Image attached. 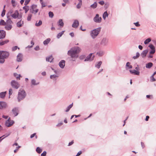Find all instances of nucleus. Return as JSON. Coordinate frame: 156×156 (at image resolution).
Returning <instances> with one entry per match:
<instances>
[{
    "instance_id": "473e14b6",
    "label": "nucleus",
    "mask_w": 156,
    "mask_h": 156,
    "mask_svg": "<svg viewBox=\"0 0 156 156\" xmlns=\"http://www.w3.org/2000/svg\"><path fill=\"white\" fill-rule=\"evenodd\" d=\"M108 14L107 11L105 12L103 15V18L104 20H105L106 17L108 16Z\"/></svg>"
},
{
    "instance_id": "412c9836",
    "label": "nucleus",
    "mask_w": 156,
    "mask_h": 156,
    "mask_svg": "<svg viewBox=\"0 0 156 156\" xmlns=\"http://www.w3.org/2000/svg\"><path fill=\"white\" fill-rule=\"evenodd\" d=\"M31 85L36 86L39 84V82H37L35 79H32L31 80Z\"/></svg>"
},
{
    "instance_id": "de8ad7c7",
    "label": "nucleus",
    "mask_w": 156,
    "mask_h": 156,
    "mask_svg": "<svg viewBox=\"0 0 156 156\" xmlns=\"http://www.w3.org/2000/svg\"><path fill=\"white\" fill-rule=\"evenodd\" d=\"M49 16L51 18H52L54 16V14L53 12H49L48 13Z\"/></svg>"
},
{
    "instance_id": "e433bc0d",
    "label": "nucleus",
    "mask_w": 156,
    "mask_h": 156,
    "mask_svg": "<svg viewBox=\"0 0 156 156\" xmlns=\"http://www.w3.org/2000/svg\"><path fill=\"white\" fill-rule=\"evenodd\" d=\"M102 63V62L101 61L98 62L95 65V67L98 69L101 66Z\"/></svg>"
},
{
    "instance_id": "393cba45",
    "label": "nucleus",
    "mask_w": 156,
    "mask_h": 156,
    "mask_svg": "<svg viewBox=\"0 0 156 156\" xmlns=\"http://www.w3.org/2000/svg\"><path fill=\"white\" fill-rule=\"evenodd\" d=\"M23 24V21H22L21 20H20L19 22H17L16 25L18 27H21Z\"/></svg>"
},
{
    "instance_id": "6e6d98bb",
    "label": "nucleus",
    "mask_w": 156,
    "mask_h": 156,
    "mask_svg": "<svg viewBox=\"0 0 156 156\" xmlns=\"http://www.w3.org/2000/svg\"><path fill=\"white\" fill-rule=\"evenodd\" d=\"M12 94V90L11 88L9 89V98H10V96Z\"/></svg>"
},
{
    "instance_id": "f3484780",
    "label": "nucleus",
    "mask_w": 156,
    "mask_h": 156,
    "mask_svg": "<svg viewBox=\"0 0 156 156\" xmlns=\"http://www.w3.org/2000/svg\"><path fill=\"white\" fill-rule=\"evenodd\" d=\"M79 25V22L78 20H75L74 21L73 23L72 24V27L75 28L78 27Z\"/></svg>"
},
{
    "instance_id": "4d7b16f0",
    "label": "nucleus",
    "mask_w": 156,
    "mask_h": 156,
    "mask_svg": "<svg viewBox=\"0 0 156 156\" xmlns=\"http://www.w3.org/2000/svg\"><path fill=\"white\" fill-rule=\"evenodd\" d=\"M13 13V10H10L8 12V15H9V16H11V15Z\"/></svg>"
},
{
    "instance_id": "680f3d73",
    "label": "nucleus",
    "mask_w": 156,
    "mask_h": 156,
    "mask_svg": "<svg viewBox=\"0 0 156 156\" xmlns=\"http://www.w3.org/2000/svg\"><path fill=\"white\" fill-rule=\"evenodd\" d=\"M99 3L101 5H103L105 4V2L103 1H101L99 2Z\"/></svg>"
},
{
    "instance_id": "c03bdc74",
    "label": "nucleus",
    "mask_w": 156,
    "mask_h": 156,
    "mask_svg": "<svg viewBox=\"0 0 156 156\" xmlns=\"http://www.w3.org/2000/svg\"><path fill=\"white\" fill-rule=\"evenodd\" d=\"M11 3L12 5V6L13 7H15L16 6V5H17V3L16 2H15V1L14 0H11Z\"/></svg>"
},
{
    "instance_id": "2eb2a0df",
    "label": "nucleus",
    "mask_w": 156,
    "mask_h": 156,
    "mask_svg": "<svg viewBox=\"0 0 156 156\" xmlns=\"http://www.w3.org/2000/svg\"><path fill=\"white\" fill-rule=\"evenodd\" d=\"M149 47L151 49V50L150 52V54H153L155 51V48L154 45L152 44H150Z\"/></svg>"
},
{
    "instance_id": "37998d69",
    "label": "nucleus",
    "mask_w": 156,
    "mask_h": 156,
    "mask_svg": "<svg viewBox=\"0 0 156 156\" xmlns=\"http://www.w3.org/2000/svg\"><path fill=\"white\" fill-rule=\"evenodd\" d=\"M151 41V39L149 38L146 39L144 41V43L145 44H148L149 42Z\"/></svg>"
},
{
    "instance_id": "a211bd4d",
    "label": "nucleus",
    "mask_w": 156,
    "mask_h": 156,
    "mask_svg": "<svg viewBox=\"0 0 156 156\" xmlns=\"http://www.w3.org/2000/svg\"><path fill=\"white\" fill-rule=\"evenodd\" d=\"M65 61L62 60L59 63V65L60 67L62 69L65 66Z\"/></svg>"
},
{
    "instance_id": "f704fd0d",
    "label": "nucleus",
    "mask_w": 156,
    "mask_h": 156,
    "mask_svg": "<svg viewBox=\"0 0 156 156\" xmlns=\"http://www.w3.org/2000/svg\"><path fill=\"white\" fill-rule=\"evenodd\" d=\"M104 52L102 51H99L97 53V55H98L99 56H102L104 55Z\"/></svg>"
},
{
    "instance_id": "aec40b11",
    "label": "nucleus",
    "mask_w": 156,
    "mask_h": 156,
    "mask_svg": "<svg viewBox=\"0 0 156 156\" xmlns=\"http://www.w3.org/2000/svg\"><path fill=\"white\" fill-rule=\"evenodd\" d=\"M129 72L131 73L132 74H134L137 75H139L140 74V72L138 71H136L135 69L133 70H130Z\"/></svg>"
},
{
    "instance_id": "f257e3e1",
    "label": "nucleus",
    "mask_w": 156,
    "mask_h": 156,
    "mask_svg": "<svg viewBox=\"0 0 156 156\" xmlns=\"http://www.w3.org/2000/svg\"><path fill=\"white\" fill-rule=\"evenodd\" d=\"M81 51L80 48L78 47H74L71 48L68 51V55L70 56L72 58V60L75 61V59L78 57V54Z\"/></svg>"
},
{
    "instance_id": "338daca9",
    "label": "nucleus",
    "mask_w": 156,
    "mask_h": 156,
    "mask_svg": "<svg viewBox=\"0 0 156 156\" xmlns=\"http://www.w3.org/2000/svg\"><path fill=\"white\" fill-rule=\"evenodd\" d=\"M34 49L36 51L39 50V48L38 46H37L35 48H34Z\"/></svg>"
},
{
    "instance_id": "0e129e2a",
    "label": "nucleus",
    "mask_w": 156,
    "mask_h": 156,
    "mask_svg": "<svg viewBox=\"0 0 156 156\" xmlns=\"http://www.w3.org/2000/svg\"><path fill=\"white\" fill-rule=\"evenodd\" d=\"M73 143H74V141H73V140L69 143L68 146H70L72 145L73 144Z\"/></svg>"
},
{
    "instance_id": "69168bd1",
    "label": "nucleus",
    "mask_w": 156,
    "mask_h": 156,
    "mask_svg": "<svg viewBox=\"0 0 156 156\" xmlns=\"http://www.w3.org/2000/svg\"><path fill=\"white\" fill-rule=\"evenodd\" d=\"M82 151H79L78 153L76 155V156H79L80 155L82 154Z\"/></svg>"
},
{
    "instance_id": "79ce46f5",
    "label": "nucleus",
    "mask_w": 156,
    "mask_h": 156,
    "mask_svg": "<svg viewBox=\"0 0 156 156\" xmlns=\"http://www.w3.org/2000/svg\"><path fill=\"white\" fill-rule=\"evenodd\" d=\"M42 149L39 147H38L36 148V151L38 153H41L42 152Z\"/></svg>"
},
{
    "instance_id": "3c124183",
    "label": "nucleus",
    "mask_w": 156,
    "mask_h": 156,
    "mask_svg": "<svg viewBox=\"0 0 156 156\" xmlns=\"http://www.w3.org/2000/svg\"><path fill=\"white\" fill-rule=\"evenodd\" d=\"M150 80L151 81V82H154L156 80L154 78V76H152L150 77Z\"/></svg>"
},
{
    "instance_id": "bb28decb",
    "label": "nucleus",
    "mask_w": 156,
    "mask_h": 156,
    "mask_svg": "<svg viewBox=\"0 0 156 156\" xmlns=\"http://www.w3.org/2000/svg\"><path fill=\"white\" fill-rule=\"evenodd\" d=\"M153 64L152 62H150L146 65V67L147 68L150 69L153 66Z\"/></svg>"
},
{
    "instance_id": "052dcab7",
    "label": "nucleus",
    "mask_w": 156,
    "mask_h": 156,
    "mask_svg": "<svg viewBox=\"0 0 156 156\" xmlns=\"http://www.w3.org/2000/svg\"><path fill=\"white\" fill-rule=\"evenodd\" d=\"M30 0H25V5H27L29 2H30Z\"/></svg>"
},
{
    "instance_id": "6ab92c4d",
    "label": "nucleus",
    "mask_w": 156,
    "mask_h": 156,
    "mask_svg": "<svg viewBox=\"0 0 156 156\" xmlns=\"http://www.w3.org/2000/svg\"><path fill=\"white\" fill-rule=\"evenodd\" d=\"M12 112L14 116H17L18 115V110L17 108H15L12 110Z\"/></svg>"
},
{
    "instance_id": "1a4fd4ad",
    "label": "nucleus",
    "mask_w": 156,
    "mask_h": 156,
    "mask_svg": "<svg viewBox=\"0 0 156 156\" xmlns=\"http://www.w3.org/2000/svg\"><path fill=\"white\" fill-rule=\"evenodd\" d=\"M14 123V122L13 120H11L10 118H9L5 122V125L6 126L9 127L12 126Z\"/></svg>"
},
{
    "instance_id": "a19ab883",
    "label": "nucleus",
    "mask_w": 156,
    "mask_h": 156,
    "mask_svg": "<svg viewBox=\"0 0 156 156\" xmlns=\"http://www.w3.org/2000/svg\"><path fill=\"white\" fill-rule=\"evenodd\" d=\"M58 77V76H57V75L53 74V75H50V78L54 80L56 78Z\"/></svg>"
},
{
    "instance_id": "39448f33",
    "label": "nucleus",
    "mask_w": 156,
    "mask_h": 156,
    "mask_svg": "<svg viewBox=\"0 0 156 156\" xmlns=\"http://www.w3.org/2000/svg\"><path fill=\"white\" fill-rule=\"evenodd\" d=\"M101 27L94 29L90 32V35L93 39L95 38L98 35L101 31Z\"/></svg>"
},
{
    "instance_id": "cd10ccee",
    "label": "nucleus",
    "mask_w": 156,
    "mask_h": 156,
    "mask_svg": "<svg viewBox=\"0 0 156 156\" xmlns=\"http://www.w3.org/2000/svg\"><path fill=\"white\" fill-rule=\"evenodd\" d=\"M6 94V91L1 92L0 93V97L2 98H4Z\"/></svg>"
},
{
    "instance_id": "09e8293b",
    "label": "nucleus",
    "mask_w": 156,
    "mask_h": 156,
    "mask_svg": "<svg viewBox=\"0 0 156 156\" xmlns=\"http://www.w3.org/2000/svg\"><path fill=\"white\" fill-rule=\"evenodd\" d=\"M32 14H29L28 15L27 18V20L28 21H30L31 20V17L32 16Z\"/></svg>"
},
{
    "instance_id": "5701e85b",
    "label": "nucleus",
    "mask_w": 156,
    "mask_h": 156,
    "mask_svg": "<svg viewBox=\"0 0 156 156\" xmlns=\"http://www.w3.org/2000/svg\"><path fill=\"white\" fill-rule=\"evenodd\" d=\"M58 26H59L60 27H62L64 26V23L62 21V19H60L57 23Z\"/></svg>"
},
{
    "instance_id": "ddd939ff",
    "label": "nucleus",
    "mask_w": 156,
    "mask_h": 156,
    "mask_svg": "<svg viewBox=\"0 0 156 156\" xmlns=\"http://www.w3.org/2000/svg\"><path fill=\"white\" fill-rule=\"evenodd\" d=\"M6 36V32L5 31L0 30V39H4Z\"/></svg>"
},
{
    "instance_id": "e2e57ef3",
    "label": "nucleus",
    "mask_w": 156,
    "mask_h": 156,
    "mask_svg": "<svg viewBox=\"0 0 156 156\" xmlns=\"http://www.w3.org/2000/svg\"><path fill=\"white\" fill-rule=\"evenodd\" d=\"M20 147V146H18V147H17L16 148V149L14 150V152L16 153L17 152V151H18V149Z\"/></svg>"
},
{
    "instance_id": "ea45409f",
    "label": "nucleus",
    "mask_w": 156,
    "mask_h": 156,
    "mask_svg": "<svg viewBox=\"0 0 156 156\" xmlns=\"http://www.w3.org/2000/svg\"><path fill=\"white\" fill-rule=\"evenodd\" d=\"M23 9L25 10V13H27L29 10V6H25L23 7Z\"/></svg>"
},
{
    "instance_id": "6e6552de",
    "label": "nucleus",
    "mask_w": 156,
    "mask_h": 156,
    "mask_svg": "<svg viewBox=\"0 0 156 156\" xmlns=\"http://www.w3.org/2000/svg\"><path fill=\"white\" fill-rule=\"evenodd\" d=\"M11 85L12 87L16 89H18L20 87L19 83L16 81L14 80H12L11 83Z\"/></svg>"
},
{
    "instance_id": "603ef678",
    "label": "nucleus",
    "mask_w": 156,
    "mask_h": 156,
    "mask_svg": "<svg viewBox=\"0 0 156 156\" xmlns=\"http://www.w3.org/2000/svg\"><path fill=\"white\" fill-rule=\"evenodd\" d=\"M85 57V56L84 55H82L80 56L79 58L80 60L83 59Z\"/></svg>"
},
{
    "instance_id": "423d86ee",
    "label": "nucleus",
    "mask_w": 156,
    "mask_h": 156,
    "mask_svg": "<svg viewBox=\"0 0 156 156\" xmlns=\"http://www.w3.org/2000/svg\"><path fill=\"white\" fill-rule=\"evenodd\" d=\"M108 43V39L106 37H103L101 40L100 44L103 46H107Z\"/></svg>"
},
{
    "instance_id": "13d9d810",
    "label": "nucleus",
    "mask_w": 156,
    "mask_h": 156,
    "mask_svg": "<svg viewBox=\"0 0 156 156\" xmlns=\"http://www.w3.org/2000/svg\"><path fill=\"white\" fill-rule=\"evenodd\" d=\"M46 154V152L44 151L43 153L41 154V156H45Z\"/></svg>"
},
{
    "instance_id": "8fccbe9b",
    "label": "nucleus",
    "mask_w": 156,
    "mask_h": 156,
    "mask_svg": "<svg viewBox=\"0 0 156 156\" xmlns=\"http://www.w3.org/2000/svg\"><path fill=\"white\" fill-rule=\"evenodd\" d=\"M17 48H18L19 49H20V48H18L17 46H15L12 48V50L13 51H14L16 50Z\"/></svg>"
},
{
    "instance_id": "b1692460",
    "label": "nucleus",
    "mask_w": 156,
    "mask_h": 156,
    "mask_svg": "<svg viewBox=\"0 0 156 156\" xmlns=\"http://www.w3.org/2000/svg\"><path fill=\"white\" fill-rule=\"evenodd\" d=\"M148 52V50H146L144 51L141 54V55L142 58H144L146 56Z\"/></svg>"
},
{
    "instance_id": "72a5a7b5",
    "label": "nucleus",
    "mask_w": 156,
    "mask_h": 156,
    "mask_svg": "<svg viewBox=\"0 0 156 156\" xmlns=\"http://www.w3.org/2000/svg\"><path fill=\"white\" fill-rule=\"evenodd\" d=\"M42 24V21L41 20H40L38 22L37 21L36 22V23L35 24V25L36 27H39Z\"/></svg>"
},
{
    "instance_id": "9b49d317",
    "label": "nucleus",
    "mask_w": 156,
    "mask_h": 156,
    "mask_svg": "<svg viewBox=\"0 0 156 156\" xmlns=\"http://www.w3.org/2000/svg\"><path fill=\"white\" fill-rule=\"evenodd\" d=\"M19 13L18 10H16L13 14L11 15V16L14 19H16L18 18V19H20L22 17V15H20L19 16Z\"/></svg>"
},
{
    "instance_id": "4468645a",
    "label": "nucleus",
    "mask_w": 156,
    "mask_h": 156,
    "mask_svg": "<svg viewBox=\"0 0 156 156\" xmlns=\"http://www.w3.org/2000/svg\"><path fill=\"white\" fill-rule=\"evenodd\" d=\"M7 106L6 102L4 101H0V109L5 108Z\"/></svg>"
},
{
    "instance_id": "7c9ffc66",
    "label": "nucleus",
    "mask_w": 156,
    "mask_h": 156,
    "mask_svg": "<svg viewBox=\"0 0 156 156\" xmlns=\"http://www.w3.org/2000/svg\"><path fill=\"white\" fill-rule=\"evenodd\" d=\"M64 32H65V31H62L61 32H60L59 33H58L57 36V38L58 39L59 38L62 36Z\"/></svg>"
},
{
    "instance_id": "f8f14e48",
    "label": "nucleus",
    "mask_w": 156,
    "mask_h": 156,
    "mask_svg": "<svg viewBox=\"0 0 156 156\" xmlns=\"http://www.w3.org/2000/svg\"><path fill=\"white\" fill-rule=\"evenodd\" d=\"M92 53H90L86 57V58L84 60L85 62L86 61H91L94 59V56H93V57H91Z\"/></svg>"
},
{
    "instance_id": "dca6fc26",
    "label": "nucleus",
    "mask_w": 156,
    "mask_h": 156,
    "mask_svg": "<svg viewBox=\"0 0 156 156\" xmlns=\"http://www.w3.org/2000/svg\"><path fill=\"white\" fill-rule=\"evenodd\" d=\"M23 58V55L21 53H19L17 56L16 60L18 62H20L22 61Z\"/></svg>"
},
{
    "instance_id": "0eeeda50",
    "label": "nucleus",
    "mask_w": 156,
    "mask_h": 156,
    "mask_svg": "<svg viewBox=\"0 0 156 156\" xmlns=\"http://www.w3.org/2000/svg\"><path fill=\"white\" fill-rule=\"evenodd\" d=\"M37 6L35 5H33L31 6L30 9V12L35 14L38 11V9H37Z\"/></svg>"
},
{
    "instance_id": "49530a36",
    "label": "nucleus",
    "mask_w": 156,
    "mask_h": 156,
    "mask_svg": "<svg viewBox=\"0 0 156 156\" xmlns=\"http://www.w3.org/2000/svg\"><path fill=\"white\" fill-rule=\"evenodd\" d=\"M139 56H140V53L139 52H137L136 53V55L133 56V58L134 59H137L138 58V57H139Z\"/></svg>"
},
{
    "instance_id": "c85d7f7f",
    "label": "nucleus",
    "mask_w": 156,
    "mask_h": 156,
    "mask_svg": "<svg viewBox=\"0 0 156 156\" xmlns=\"http://www.w3.org/2000/svg\"><path fill=\"white\" fill-rule=\"evenodd\" d=\"M51 39L49 38H48L45 41H44L43 42V44L44 45H46L50 41Z\"/></svg>"
},
{
    "instance_id": "f03ea898",
    "label": "nucleus",
    "mask_w": 156,
    "mask_h": 156,
    "mask_svg": "<svg viewBox=\"0 0 156 156\" xmlns=\"http://www.w3.org/2000/svg\"><path fill=\"white\" fill-rule=\"evenodd\" d=\"M9 55V52L0 51V63H3L5 61V59L7 58Z\"/></svg>"
},
{
    "instance_id": "774afa93",
    "label": "nucleus",
    "mask_w": 156,
    "mask_h": 156,
    "mask_svg": "<svg viewBox=\"0 0 156 156\" xmlns=\"http://www.w3.org/2000/svg\"><path fill=\"white\" fill-rule=\"evenodd\" d=\"M41 3L42 5V7L45 6L46 5L43 2H41Z\"/></svg>"
},
{
    "instance_id": "c756f323",
    "label": "nucleus",
    "mask_w": 156,
    "mask_h": 156,
    "mask_svg": "<svg viewBox=\"0 0 156 156\" xmlns=\"http://www.w3.org/2000/svg\"><path fill=\"white\" fill-rule=\"evenodd\" d=\"M79 3L76 5V7L77 9H79L80 8L82 4V1L81 0H78Z\"/></svg>"
},
{
    "instance_id": "58836bf2",
    "label": "nucleus",
    "mask_w": 156,
    "mask_h": 156,
    "mask_svg": "<svg viewBox=\"0 0 156 156\" xmlns=\"http://www.w3.org/2000/svg\"><path fill=\"white\" fill-rule=\"evenodd\" d=\"M73 103L69 105L67 107V108H66V110L65 111L66 112H68L69 111L70 109L73 107Z\"/></svg>"
},
{
    "instance_id": "4be33fe9",
    "label": "nucleus",
    "mask_w": 156,
    "mask_h": 156,
    "mask_svg": "<svg viewBox=\"0 0 156 156\" xmlns=\"http://www.w3.org/2000/svg\"><path fill=\"white\" fill-rule=\"evenodd\" d=\"M9 41L8 40H6L5 41L1 40L0 41V45L2 46L8 43Z\"/></svg>"
},
{
    "instance_id": "864d4df0",
    "label": "nucleus",
    "mask_w": 156,
    "mask_h": 156,
    "mask_svg": "<svg viewBox=\"0 0 156 156\" xmlns=\"http://www.w3.org/2000/svg\"><path fill=\"white\" fill-rule=\"evenodd\" d=\"M5 9H3L1 14V16L2 17H3L5 15Z\"/></svg>"
},
{
    "instance_id": "5fc2aeb1",
    "label": "nucleus",
    "mask_w": 156,
    "mask_h": 156,
    "mask_svg": "<svg viewBox=\"0 0 156 156\" xmlns=\"http://www.w3.org/2000/svg\"><path fill=\"white\" fill-rule=\"evenodd\" d=\"M133 24L137 27H139L140 26V24H139V22H138L136 23H134Z\"/></svg>"
},
{
    "instance_id": "a878e982",
    "label": "nucleus",
    "mask_w": 156,
    "mask_h": 156,
    "mask_svg": "<svg viewBox=\"0 0 156 156\" xmlns=\"http://www.w3.org/2000/svg\"><path fill=\"white\" fill-rule=\"evenodd\" d=\"M53 58L52 56L51 55L48 57L46 58V60L47 61L51 62H52Z\"/></svg>"
},
{
    "instance_id": "7ed1b4c3",
    "label": "nucleus",
    "mask_w": 156,
    "mask_h": 156,
    "mask_svg": "<svg viewBox=\"0 0 156 156\" xmlns=\"http://www.w3.org/2000/svg\"><path fill=\"white\" fill-rule=\"evenodd\" d=\"M26 96V93L24 90L20 89L18 92L17 99L18 101L20 102L21 100L23 99Z\"/></svg>"
},
{
    "instance_id": "c9c22d12",
    "label": "nucleus",
    "mask_w": 156,
    "mask_h": 156,
    "mask_svg": "<svg viewBox=\"0 0 156 156\" xmlns=\"http://www.w3.org/2000/svg\"><path fill=\"white\" fill-rule=\"evenodd\" d=\"M97 4L96 2H95L93 4L90 5V7L93 9H94L97 7Z\"/></svg>"
},
{
    "instance_id": "a18cd8bd",
    "label": "nucleus",
    "mask_w": 156,
    "mask_h": 156,
    "mask_svg": "<svg viewBox=\"0 0 156 156\" xmlns=\"http://www.w3.org/2000/svg\"><path fill=\"white\" fill-rule=\"evenodd\" d=\"M14 76H15L17 79H19V80H20V75H18L16 73H14Z\"/></svg>"
},
{
    "instance_id": "20e7f679",
    "label": "nucleus",
    "mask_w": 156,
    "mask_h": 156,
    "mask_svg": "<svg viewBox=\"0 0 156 156\" xmlns=\"http://www.w3.org/2000/svg\"><path fill=\"white\" fill-rule=\"evenodd\" d=\"M9 16H7L8 20H6V23L5 25V29L7 30H11L12 28V24L13 23L12 22L9 17Z\"/></svg>"
},
{
    "instance_id": "4c0bfd02",
    "label": "nucleus",
    "mask_w": 156,
    "mask_h": 156,
    "mask_svg": "<svg viewBox=\"0 0 156 156\" xmlns=\"http://www.w3.org/2000/svg\"><path fill=\"white\" fill-rule=\"evenodd\" d=\"M6 23V21L5 22L4 20H1L0 21V25L1 26H5Z\"/></svg>"
},
{
    "instance_id": "9d476101",
    "label": "nucleus",
    "mask_w": 156,
    "mask_h": 156,
    "mask_svg": "<svg viewBox=\"0 0 156 156\" xmlns=\"http://www.w3.org/2000/svg\"><path fill=\"white\" fill-rule=\"evenodd\" d=\"M101 18L99 17V15L98 14H96L93 19L94 21L96 23H101Z\"/></svg>"
},
{
    "instance_id": "bf43d9fd",
    "label": "nucleus",
    "mask_w": 156,
    "mask_h": 156,
    "mask_svg": "<svg viewBox=\"0 0 156 156\" xmlns=\"http://www.w3.org/2000/svg\"><path fill=\"white\" fill-rule=\"evenodd\" d=\"M141 147L142 148H144L145 147V145L144 143L143 142H141Z\"/></svg>"
},
{
    "instance_id": "2f4dec72",
    "label": "nucleus",
    "mask_w": 156,
    "mask_h": 156,
    "mask_svg": "<svg viewBox=\"0 0 156 156\" xmlns=\"http://www.w3.org/2000/svg\"><path fill=\"white\" fill-rule=\"evenodd\" d=\"M127 67L129 69H132V66L130 65V63L129 62H127L126 64V69H127Z\"/></svg>"
}]
</instances>
